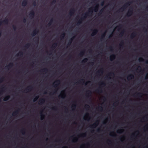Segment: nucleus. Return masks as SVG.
<instances>
[{
    "instance_id": "f257e3e1",
    "label": "nucleus",
    "mask_w": 148,
    "mask_h": 148,
    "mask_svg": "<svg viewBox=\"0 0 148 148\" xmlns=\"http://www.w3.org/2000/svg\"><path fill=\"white\" fill-rule=\"evenodd\" d=\"M99 6V5L97 4L94 8V9H93L92 8H90L89 9L88 12L85 13L84 14V15L78 21L77 23V25H79L80 24L82 23V21L84 20L86 18V17L90 13V14H92L93 10H94L95 12H97L98 10Z\"/></svg>"
},
{
    "instance_id": "f03ea898",
    "label": "nucleus",
    "mask_w": 148,
    "mask_h": 148,
    "mask_svg": "<svg viewBox=\"0 0 148 148\" xmlns=\"http://www.w3.org/2000/svg\"><path fill=\"white\" fill-rule=\"evenodd\" d=\"M130 3L131 2H130L126 3L122 8H121L119 10V11H123L124 9H125L128 6L130 5Z\"/></svg>"
},
{
    "instance_id": "7ed1b4c3",
    "label": "nucleus",
    "mask_w": 148,
    "mask_h": 148,
    "mask_svg": "<svg viewBox=\"0 0 148 148\" xmlns=\"http://www.w3.org/2000/svg\"><path fill=\"white\" fill-rule=\"evenodd\" d=\"M8 20L7 19H5L3 21L0 20V26L2 25L3 23L5 24H8Z\"/></svg>"
},
{
    "instance_id": "20e7f679",
    "label": "nucleus",
    "mask_w": 148,
    "mask_h": 148,
    "mask_svg": "<svg viewBox=\"0 0 148 148\" xmlns=\"http://www.w3.org/2000/svg\"><path fill=\"white\" fill-rule=\"evenodd\" d=\"M99 121H97L96 122L94 123L92 125L90 126V127L92 128H94L96 127L99 124Z\"/></svg>"
},
{
    "instance_id": "39448f33",
    "label": "nucleus",
    "mask_w": 148,
    "mask_h": 148,
    "mask_svg": "<svg viewBox=\"0 0 148 148\" xmlns=\"http://www.w3.org/2000/svg\"><path fill=\"white\" fill-rule=\"evenodd\" d=\"M92 94V92L90 90H88L87 91L86 94V96L87 98H88L90 97Z\"/></svg>"
},
{
    "instance_id": "423d86ee",
    "label": "nucleus",
    "mask_w": 148,
    "mask_h": 148,
    "mask_svg": "<svg viewBox=\"0 0 148 148\" xmlns=\"http://www.w3.org/2000/svg\"><path fill=\"white\" fill-rule=\"evenodd\" d=\"M35 15V12L33 10L31 11L29 14V16L31 18H33L34 17Z\"/></svg>"
},
{
    "instance_id": "0eeeda50",
    "label": "nucleus",
    "mask_w": 148,
    "mask_h": 148,
    "mask_svg": "<svg viewBox=\"0 0 148 148\" xmlns=\"http://www.w3.org/2000/svg\"><path fill=\"white\" fill-rule=\"evenodd\" d=\"M38 32V29H35L33 32L31 34V35L33 36H35L37 34Z\"/></svg>"
},
{
    "instance_id": "6e6552de",
    "label": "nucleus",
    "mask_w": 148,
    "mask_h": 148,
    "mask_svg": "<svg viewBox=\"0 0 148 148\" xmlns=\"http://www.w3.org/2000/svg\"><path fill=\"white\" fill-rule=\"evenodd\" d=\"M13 65V63H10L8 65L5 66V69H9L11 67H12Z\"/></svg>"
},
{
    "instance_id": "1a4fd4ad",
    "label": "nucleus",
    "mask_w": 148,
    "mask_h": 148,
    "mask_svg": "<svg viewBox=\"0 0 148 148\" xmlns=\"http://www.w3.org/2000/svg\"><path fill=\"white\" fill-rule=\"evenodd\" d=\"M98 30L97 29H95L93 30V32L91 34V36H93L95 35L98 32Z\"/></svg>"
},
{
    "instance_id": "9d476101",
    "label": "nucleus",
    "mask_w": 148,
    "mask_h": 148,
    "mask_svg": "<svg viewBox=\"0 0 148 148\" xmlns=\"http://www.w3.org/2000/svg\"><path fill=\"white\" fill-rule=\"evenodd\" d=\"M27 0H24L23 1L22 3V5L23 6H25L27 4Z\"/></svg>"
},
{
    "instance_id": "9b49d317",
    "label": "nucleus",
    "mask_w": 148,
    "mask_h": 148,
    "mask_svg": "<svg viewBox=\"0 0 148 148\" xmlns=\"http://www.w3.org/2000/svg\"><path fill=\"white\" fill-rule=\"evenodd\" d=\"M95 92L98 93H101L102 92V90L100 87H99L98 88L95 90Z\"/></svg>"
},
{
    "instance_id": "f8f14e48",
    "label": "nucleus",
    "mask_w": 148,
    "mask_h": 148,
    "mask_svg": "<svg viewBox=\"0 0 148 148\" xmlns=\"http://www.w3.org/2000/svg\"><path fill=\"white\" fill-rule=\"evenodd\" d=\"M133 11L132 10H130L128 11L127 13V16H130L132 14Z\"/></svg>"
},
{
    "instance_id": "ddd939ff",
    "label": "nucleus",
    "mask_w": 148,
    "mask_h": 148,
    "mask_svg": "<svg viewBox=\"0 0 148 148\" xmlns=\"http://www.w3.org/2000/svg\"><path fill=\"white\" fill-rule=\"evenodd\" d=\"M75 11V10L74 8L70 10L69 12V14L71 16L74 14Z\"/></svg>"
},
{
    "instance_id": "4468645a",
    "label": "nucleus",
    "mask_w": 148,
    "mask_h": 148,
    "mask_svg": "<svg viewBox=\"0 0 148 148\" xmlns=\"http://www.w3.org/2000/svg\"><path fill=\"white\" fill-rule=\"evenodd\" d=\"M60 82V81L59 80H57L55 82V83H57L58 84H53V85L54 86V87H57L58 86V84H59Z\"/></svg>"
},
{
    "instance_id": "2eb2a0df",
    "label": "nucleus",
    "mask_w": 148,
    "mask_h": 148,
    "mask_svg": "<svg viewBox=\"0 0 148 148\" xmlns=\"http://www.w3.org/2000/svg\"><path fill=\"white\" fill-rule=\"evenodd\" d=\"M45 101V99H40L39 101V104H41L44 103Z\"/></svg>"
},
{
    "instance_id": "dca6fc26",
    "label": "nucleus",
    "mask_w": 148,
    "mask_h": 148,
    "mask_svg": "<svg viewBox=\"0 0 148 148\" xmlns=\"http://www.w3.org/2000/svg\"><path fill=\"white\" fill-rule=\"evenodd\" d=\"M10 96L8 95L5 96L3 100L5 101H7L10 98Z\"/></svg>"
},
{
    "instance_id": "f3484780",
    "label": "nucleus",
    "mask_w": 148,
    "mask_h": 148,
    "mask_svg": "<svg viewBox=\"0 0 148 148\" xmlns=\"http://www.w3.org/2000/svg\"><path fill=\"white\" fill-rule=\"evenodd\" d=\"M134 76L132 74H130L129 75H128L127 79L128 80H129V79H131L134 78Z\"/></svg>"
},
{
    "instance_id": "a211bd4d",
    "label": "nucleus",
    "mask_w": 148,
    "mask_h": 148,
    "mask_svg": "<svg viewBox=\"0 0 148 148\" xmlns=\"http://www.w3.org/2000/svg\"><path fill=\"white\" fill-rule=\"evenodd\" d=\"M115 56L114 54H112L110 56V60L111 61H112L115 58Z\"/></svg>"
},
{
    "instance_id": "6ab92c4d",
    "label": "nucleus",
    "mask_w": 148,
    "mask_h": 148,
    "mask_svg": "<svg viewBox=\"0 0 148 148\" xmlns=\"http://www.w3.org/2000/svg\"><path fill=\"white\" fill-rule=\"evenodd\" d=\"M23 55V53L22 52H19L17 54L16 56H22Z\"/></svg>"
},
{
    "instance_id": "aec40b11",
    "label": "nucleus",
    "mask_w": 148,
    "mask_h": 148,
    "mask_svg": "<svg viewBox=\"0 0 148 148\" xmlns=\"http://www.w3.org/2000/svg\"><path fill=\"white\" fill-rule=\"evenodd\" d=\"M33 87L32 86H28L25 90H28L29 91H30L31 90L32 88Z\"/></svg>"
},
{
    "instance_id": "412c9836",
    "label": "nucleus",
    "mask_w": 148,
    "mask_h": 148,
    "mask_svg": "<svg viewBox=\"0 0 148 148\" xmlns=\"http://www.w3.org/2000/svg\"><path fill=\"white\" fill-rule=\"evenodd\" d=\"M136 35V34L135 32H133L132 33L130 36L131 38H134L135 37Z\"/></svg>"
},
{
    "instance_id": "4be33fe9",
    "label": "nucleus",
    "mask_w": 148,
    "mask_h": 148,
    "mask_svg": "<svg viewBox=\"0 0 148 148\" xmlns=\"http://www.w3.org/2000/svg\"><path fill=\"white\" fill-rule=\"evenodd\" d=\"M18 110H17L16 111L14 112L12 114V116H14L16 115L18 113Z\"/></svg>"
},
{
    "instance_id": "5701e85b",
    "label": "nucleus",
    "mask_w": 148,
    "mask_h": 148,
    "mask_svg": "<svg viewBox=\"0 0 148 148\" xmlns=\"http://www.w3.org/2000/svg\"><path fill=\"white\" fill-rule=\"evenodd\" d=\"M53 21V19H51V20H50L49 22V23L48 24H47V25L48 26H50L51 25V24L52 22Z\"/></svg>"
},
{
    "instance_id": "b1692460",
    "label": "nucleus",
    "mask_w": 148,
    "mask_h": 148,
    "mask_svg": "<svg viewBox=\"0 0 148 148\" xmlns=\"http://www.w3.org/2000/svg\"><path fill=\"white\" fill-rule=\"evenodd\" d=\"M135 94H136V97H141V95L142 94L141 93H137Z\"/></svg>"
},
{
    "instance_id": "393cba45",
    "label": "nucleus",
    "mask_w": 148,
    "mask_h": 148,
    "mask_svg": "<svg viewBox=\"0 0 148 148\" xmlns=\"http://www.w3.org/2000/svg\"><path fill=\"white\" fill-rule=\"evenodd\" d=\"M84 51H82L80 52V53L79 54V56L80 57H82L84 55Z\"/></svg>"
},
{
    "instance_id": "a878e982",
    "label": "nucleus",
    "mask_w": 148,
    "mask_h": 148,
    "mask_svg": "<svg viewBox=\"0 0 148 148\" xmlns=\"http://www.w3.org/2000/svg\"><path fill=\"white\" fill-rule=\"evenodd\" d=\"M30 46V44L29 43H27L24 46V47L26 48H28Z\"/></svg>"
},
{
    "instance_id": "bb28decb",
    "label": "nucleus",
    "mask_w": 148,
    "mask_h": 148,
    "mask_svg": "<svg viewBox=\"0 0 148 148\" xmlns=\"http://www.w3.org/2000/svg\"><path fill=\"white\" fill-rule=\"evenodd\" d=\"M105 34H106L105 33H103V34H102V35H101V40L103 39L104 38V37L105 36Z\"/></svg>"
},
{
    "instance_id": "cd10ccee",
    "label": "nucleus",
    "mask_w": 148,
    "mask_h": 148,
    "mask_svg": "<svg viewBox=\"0 0 148 148\" xmlns=\"http://www.w3.org/2000/svg\"><path fill=\"white\" fill-rule=\"evenodd\" d=\"M88 60V59L87 58L84 59L82 62V63H85Z\"/></svg>"
},
{
    "instance_id": "c85d7f7f",
    "label": "nucleus",
    "mask_w": 148,
    "mask_h": 148,
    "mask_svg": "<svg viewBox=\"0 0 148 148\" xmlns=\"http://www.w3.org/2000/svg\"><path fill=\"white\" fill-rule=\"evenodd\" d=\"M65 33L64 32L62 33V34L61 35L60 37L62 38H63L65 36Z\"/></svg>"
},
{
    "instance_id": "c756f323",
    "label": "nucleus",
    "mask_w": 148,
    "mask_h": 148,
    "mask_svg": "<svg viewBox=\"0 0 148 148\" xmlns=\"http://www.w3.org/2000/svg\"><path fill=\"white\" fill-rule=\"evenodd\" d=\"M38 98H39V96H36L35 98L34 99L33 101L34 102L36 101L38 99Z\"/></svg>"
},
{
    "instance_id": "7c9ffc66",
    "label": "nucleus",
    "mask_w": 148,
    "mask_h": 148,
    "mask_svg": "<svg viewBox=\"0 0 148 148\" xmlns=\"http://www.w3.org/2000/svg\"><path fill=\"white\" fill-rule=\"evenodd\" d=\"M38 98H39V96H36L35 98L34 99L33 101L34 102L36 101L38 99Z\"/></svg>"
},
{
    "instance_id": "2f4dec72",
    "label": "nucleus",
    "mask_w": 148,
    "mask_h": 148,
    "mask_svg": "<svg viewBox=\"0 0 148 148\" xmlns=\"http://www.w3.org/2000/svg\"><path fill=\"white\" fill-rule=\"evenodd\" d=\"M57 46V43H54L52 46V48H55Z\"/></svg>"
},
{
    "instance_id": "473e14b6",
    "label": "nucleus",
    "mask_w": 148,
    "mask_h": 148,
    "mask_svg": "<svg viewBox=\"0 0 148 148\" xmlns=\"http://www.w3.org/2000/svg\"><path fill=\"white\" fill-rule=\"evenodd\" d=\"M21 132L23 134H24L25 133V130L24 129H22L21 130Z\"/></svg>"
},
{
    "instance_id": "72a5a7b5",
    "label": "nucleus",
    "mask_w": 148,
    "mask_h": 148,
    "mask_svg": "<svg viewBox=\"0 0 148 148\" xmlns=\"http://www.w3.org/2000/svg\"><path fill=\"white\" fill-rule=\"evenodd\" d=\"M73 38H72L70 40L69 42V43H68L70 45L71 44L72 40H73Z\"/></svg>"
},
{
    "instance_id": "f704fd0d",
    "label": "nucleus",
    "mask_w": 148,
    "mask_h": 148,
    "mask_svg": "<svg viewBox=\"0 0 148 148\" xmlns=\"http://www.w3.org/2000/svg\"><path fill=\"white\" fill-rule=\"evenodd\" d=\"M44 115L42 114H41V120H42L43 119H44Z\"/></svg>"
},
{
    "instance_id": "c9c22d12",
    "label": "nucleus",
    "mask_w": 148,
    "mask_h": 148,
    "mask_svg": "<svg viewBox=\"0 0 148 148\" xmlns=\"http://www.w3.org/2000/svg\"><path fill=\"white\" fill-rule=\"evenodd\" d=\"M112 75H114V74L113 72H110L108 74V75L109 76H111Z\"/></svg>"
},
{
    "instance_id": "e433bc0d",
    "label": "nucleus",
    "mask_w": 148,
    "mask_h": 148,
    "mask_svg": "<svg viewBox=\"0 0 148 148\" xmlns=\"http://www.w3.org/2000/svg\"><path fill=\"white\" fill-rule=\"evenodd\" d=\"M103 69L101 68L99 71H98V72L99 73H100V72H101V73H103Z\"/></svg>"
},
{
    "instance_id": "4c0bfd02",
    "label": "nucleus",
    "mask_w": 148,
    "mask_h": 148,
    "mask_svg": "<svg viewBox=\"0 0 148 148\" xmlns=\"http://www.w3.org/2000/svg\"><path fill=\"white\" fill-rule=\"evenodd\" d=\"M139 60L140 62H143L144 61V60L142 58H139Z\"/></svg>"
},
{
    "instance_id": "58836bf2",
    "label": "nucleus",
    "mask_w": 148,
    "mask_h": 148,
    "mask_svg": "<svg viewBox=\"0 0 148 148\" xmlns=\"http://www.w3.org/2000/svg\"><path fill=\"white\" fill-rule=\"evenodd\" d=\"M124 31H122L121 33L120 34H119V36H122L123 34H124Z\"/></svg>"
},
{
    "instance_id": "ea45409f",
    "label": "nucleus",
    "mask_w": 148,
    "mask_h": 148,
    "mask_svg": "<svg viewBox=\"0 0 148 148\" xmlns=\"http://www.w3.org/2000/svg\"><path fill=\"white\" fill-rule=\"evenodd\" d=\"M32 5L34 6H36V1H34L32 3Z\"/></svg>"
},
{
    "instance_id": "a19ab883",
    "label": "nucleus",
    "mask_w": 148,
    "mask_h": 148,
    "mask_svg": "<svg viewBox=\"0 0 148 148\" xmlns=\"http://www.w3.org/2000/svg\"><path fill=\"white\" fill-rule=\"evenodd\" d=\"M4 78L2 77L0 79V83H2L3 81Z\"/></svg>"
},
{
    "instance_id": "79ce46f5",
    "label": "nucleus",
    "mask_w": 148,
    "mask_h": 148,
    "mask_svg": "<svg viewBox=\"0 0 148 148\" xmlns=\"http://www.w3.org/2000/svg\"><path fill=\"white\" fill-rule=\"evenodd\" d=\"M101 85L104 86L105 85V83L104 82H102L101 84Z\"/></svg>"
},
{
    "instance_id": "37998d69",
    "label": "nucleus",
    "mask_w": 148,
    "mask_h": 148,
    "mask_svg": "<svg viewBox=\"0 0 148 148\" xmlns=\"http://www.w3.org/2000/svg\"><path fill=\"white\" fill-rule=\"evenodd\" d=\"M123 44H124L123 42V41H121V43H120V44L119 45V46H121H121H122V45H123Z\"/></svg>"
},
{
    "instance_id": "c03bdc74",
    "label": "nucleus",
    "mask_w": 148,
    "mask_h": 148,
    "mask_svg": "<svg viewBox=\"0 0 148 148\" xmlns=\"http://www.w3.org/2000/svg\"><path fill=\"white\" fill-rule=\"evenodd\" d=\"M85 108H86L88 109L90 108L89 105H86L85 106Z\"/></svg>"
},
{
    "instance_id": "a18cd8bd",
    "label": "nucleus",
    "mask_w": 148,
    "mask_h": 148,
    "mask_svg": "<svg viewBox=\"0 0 148 148\" xmlns=\"http://www.w3.org/2000/svg\"><path fill=\"white\" fill-rule=\"evenodd\" d=\"M103 9H101L99 13V15L101 14L102 13V12H103Z\"/></svg>"
},
{
    "instance_id": "49530a36",
    "label": "nucleus",
    "mask_w": 148,
    "mask_h": 148,
    "mask_svg": "<svg viewBox=\"0 0 148 148\" xmlns=\"http://www.w3.org/2000/svg\"><path fill=\"white\" fill-rule=\"evenodd\" d=\"M42 70L43 71L47 72L48 71V69L47 68H45L44 69H42Z\"/></svg>"
},
{
    "instance_id": "de8ad7c7",
    "label": "nucleus",
    "mask_w": 148,
    "mask_h": 148,
    "mask_svg": "<svg viewBox=\"0 0 148 148\" xmlns=\"http://www.w3.org/2000/svg\"><path fill=\"white\" fill-rule=\"evenodd\" d=\"M98 109H100L101 110H103L102 107L100 106H99V107H98Z\"/></svg>"
},
{
    "instance_id": "09e8293b",
    "label": "nucleus",
    "mask_w": 148,
    "mask_h": 148,
    "mask_svg": "<svg viewBox=\"0 0 148 148\" xmlns=\"http://www.w3.org/2000/svg\"><path fill=\"white\" fill-rule=\"evenodd\" d=\"M12 27L14 30H16V27L14 25H13L12 26Z\"/></svg>"
},
{
    "instance_id": "8fccbe9b",
    "label": "nucleus",
    "mask_w": 148,
    "mask_h": 148,
    "mask_svg": "<svg viewBox=\"0 0 148 148\" xmlns=\"http://www.w3.org/2000/svg\"><path fill=\"white\" fill-rule=\"evenodd\" d=\"M56 0H53V1H52V2H51V4H54L56 3Z\"/></svg>"
},
{
    "instance_id": "3c124183",
    "label": "nucleus",
    "mask_w": 148,
    "mask_h": 148,
    "mask_svg": "<svg viewBox=\"0 0 148 148\" xmlns=\"http://www.w3.org/2000/svg\"><path fill=\"white\" fill-rule=\"evenodd\" d=\"M57 108L56 107H55L52 108V109L54 110H56L57 109Z\"/></svg>"
},
{
    "instance_id": "603ef678",
    "label": "nucleus",
    "mask_w": 148,
    "mask_h": 148,
    "mask_svg": "<svg viewBox=\"0 0 148 148\" xmlns=\"http://www.w3.org/2000/svg\"><path fill=\"white\" fill-rule=\"evenodd\" d=\"M76 105H74V104H73L72 105V107L73 108H76Z\"/></svg>"
},
{
    "instance_id": "864d4df0",
    "label": "nucleus",
    "mask_w": 148,
    "mask_h": 148,
    "mask_svg": "<svg viewBox=\"0 0 148 148\" xmlns=\"http://www.w3.org/2000/svg\"><path fill=\"white\" fill-rule=\"evenodd\" d=\"M122 130H123L122 129V130H118L117 131V132L118 133H120V132Z\"/></svg>"
},
{
    "instance_id": "5fc2aeb1",
    "label": "nucleus",
    "mask_w": 148,
    "mask_h": 148,
    "mask_svg": "<svg viewBox=\"0 0 148 148\" xmlns=\"http://www.w3.org/2000/svg\"><path fill=\"white\" fill-rule=\"evenodd\" d=\"M109 48L111 51H112L113 50V48L112 47H110Z\"/></svg>"
},
{
    "instance_id": "6e6d98bb",
    "label": "nucleus",
    "mask_w": 148,
    "mask_h": 148,
    "mask_svg": "<svg viewBox=\"0 0 148 148\" xmlns=\"http://www.w3.org/2000/svg\"><path fill=\"white\" fill-rule=\"evenodd\" d=\"M23 22L24 23H25L26 22V19L25 18H24L23 20Z\"/></svg>"
},
{
    "instance_id": "4d7b16f0",
    "label": "nucleus",
    "mask_w": 148,
    "mask_h": 148,
    "mask_svg": "<svg viewBox=\"0 0 148 148\" xmlns=\"http://www.w3.org/2000/svg\"><path fill=\"white\" fill-rule=\"evenodd\" d=\"M77 138H74L73 140H72V142H76V141H75L74 140H77Z\"/></svg>"
},
{
    "instance_id": "13d9d810",
    "label": "nucleus",
    "mask_w": 148,
    "mask_h": 148,
    "mask_svg": "<svg viewBox=\"0 0 148 148\" xmlns=\"http://www.w3.org/2000/svg\"><path fill=\"white\" fill-rule=\"evenodd\" d=\"M104 4V2L103 1V2H102L101 3V5H102V6H103V5Z\"/></svg>"
},
{
    "instance_id": "bf43d9fd",
    "label": "nucleus",
    "mask_w": 148,
    "mask_h": 148,
    "mask_svg": "<svg viewBox=\"0 0 148 148\" xmlns=\"http://www.w3.org/2000/svg\"><path fill=\"white\" fill-rule=\"evenodd\" d=\"M106 99V98H105V97H103V101H105V100Z\"/></svg>"
},
{
    "instance_id": "052dcab7",
    "label": "nucleus",
    "mask_w": 148,
    "mask_h": 148,
    "mask_svg": "<svg viewBox=\"0 0 148 148\" xmlns=\"http://www.w3.org/2000/svg\"><path fill=\"white\" fill-rule=\"evenodd\" d=\"M86 135V134L85 133H84V134H82L81 135V136H83V135H84V136H85Z\"/></svg>"
},
{
    "instance_id": "680f3d73",
    "label": "nucleus",
    "mask_w": 148,
    "mask_h": 148,
    "mask_svg": "<svg viewBox=\"0 0 148 148\" xmlns=\"http://www.w3.org/2000/svg\"><path fill=\"white\" fill-rule=\"evenodd\" d=\"M81 81H82L83 83H84V79H82L81 80Z\"/></svg>"
},
{
    "instance_id": "e2e57ef3",
    "label": "nucleus",
    "mask_w": 148,
    "mask_h": 148,
    "mask_svg": "<svg viewBox=\"0 0 148 148\" xmlns=\"http://www.w3.org/2000/svg\"><path fill=\"white\" fill-rule=\"evenodd\" d=\"M1 34H2V32L1 31H0V37L1 36Z\"/></svg>"
},
{
    "instance_id": "0e129e2a",
    "label": "nucleus",
    "mask_w": 148,
    "mask_h": 148,
    "mask_svg": "<svg viewBox=\"0 0 148 148\" xmlns=\"http://www.w3.org/2000/svg\"><path fill=\"white\" fill-rule=\"evenodd\" d=\"M90 63H91V65H92L94 64V63L93 62H92Z\"/></svg>"
},
{
    "instance_id": "69168bd1",
    "label": "nucleus",
    "mask_w": 148,
    "mask_h": 148,
    "mask_svg": "<svg viewBox=\"0 0 148 148\" xmlns=\"http://www.w3.org/2000/svg\"><path fill=\"white\" fill-rule=\"evenodd\" d=\"M146 64H148V60L146 62Z\"/></svg>"
},
{
    "instance_id": "338daca9",
    "label": "nucleus",
    "mask_w": 148,
    "mask_h": 148,
    "mask_svg": "<svg viewBox=\"0 0 148 148\" xmlns=\"http://www.w3.org/2000/svg\"><path fill=\"white\" fill-rule=\"evenodd\" d=\"M62 148H67V147L65 146L63 147Z\"/></svg>"
},
{
    "instance_id": "774afa93",
    "label": "nucleus",
    "mask_w": 148,
    "mask_h": 148,
    "mask_svg": "<svg viewBox=\"0 0 148 148\" xmlns=\"http://www.w3.org/2000/svg\"><path fill=\"white\" fill-rule=\"evenodd\" d=\"M146 9H147V10H148V6L146 7Z\"/></svg>"
}]
</instances>
